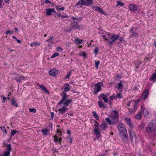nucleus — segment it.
Returning a JSON list of instances; mask_svg holds the SVG:
<instances>
[{
	"instance_id": "1",
	"label": "nucleus",
	"mask_w": 156,
	"mask_h": 156,
	"mask_svg": "<svg viewBox=\"0 0 156 156\" xmlns=\"http://www.w3.org/2000/svg\"><path fill=\"white\" fill-rule=\"evenodd\" d=\"M70 85L68 83L66 84L65 89L63 91V95H62V98L58 103V105H61L63 104L66 106H68L72 101V100L68 99L69 97V95H67L66 92L70 90Z\"/></svg>"
},
{
	"instance_id": "2",
	"label": "nucleus",
	"mask_w": 156,
	"mask_h": 156,
	"mask_svg": "<svg viewBox=\"0 0 156 156\" xmlns=\"http://www.w3.org/2000/svg\"><path fill=\"white\" fill-rule=\"evenodd\" d=\"M118 129L122 136H124L126 139L128 138L126 128L123 124L120 123L118 125Z\"/></svg>"
},
{
	"instance_id": "3",
	"label": "nucleus",
	"mask_w": 156,
	"mask_h": 156,
	"mask_svg": "<svg viewBox=\"0 0 156 156\" xmlns=\"http://www.w3.org/2000/svg\"><path fill=\"white\" fill-rule=\"evenodd\" d=\"M109 38L108 43L110 45H112L115 42L118 40V39L123 40V38L122 37H120L118 35L115 34H112V36H110Z\"/></svg>"
},
{
	"instance_id": "4",
	"label": "nucleus",
	"mask_w": 156,
	"mask_h": 156,
	"mask_svg": "<svg viewBox=\"0 0 156 156\" xmlns=\"http://www.w3.org/2000/svg\"><path fill=\"white\" fill-rule=\"evenodd\" d=\"M155 127L154 123H149L148 124L146 128V130L149 135H151Z\"/></svg>"
},
{
	"instance_id": "5",
	"label": "nucleus",
	"mask_w": 156,
	"mask_h": 156,
	"mask_svg": "<svg viewBox=\"0 0 156 156\" xmlns=\"http://www.w3.org/2000/svg\"><path fill=\"white\" fill-rule=\"evenodd\" d=\"M112 112L114 114V115H112L111 116V118L114 120L113 124H115L118 121V113H117V111L115 110Z\"/></svg>"
},
{
	"instance_id": "6",
	"label": "nucleus",
	"mask_w": 156,
	"mask_h": 156,
	"mask_svg": "<svg viewBox=\"0 0 156 156\" xmlns=\"http://www.w3.org/2000/svg\"><path fill=\"white\" fill-rule=\"evenodd\" d=\"M149 90L148 89H144L143 91L142 95L140 97V99H146L148 96Z\"/></svg>"
},
{
	"instance_id": "7",
	"label": "nucleus",
	"mask_w": 156,
	"mask_h": 156,
	"mask_svg": "<svg viewBox=\"0 0 156 156\" xmlns=\"http://www.w3.org/2000/svg\"><path fill=\"white\" fill-rule=\"evenodd\" d=\"M94 86L96 88L94 90V92L95 94H97L101 90V83L100 82H98L94 84Z\"/></svg>"
},
{
	"instance_id": "8",
	"label": "nucleus",
	"mask_w": 156,
	"mask_h": 156,
	"mask_svg": "<svg viewBox=\"0 0 156 156\" xmlns=\"http://www.w3.org/2000/svg\"><path fill=\"white\" fill-rule=\"evenodd\" d=\"M11 148V144H8L7 147V151L4 152L3 156H10V152Z\"/></svg>"
},
{
	"instance_id": "9",
	"label": "nucleus",
	"mask_w": 156,
	"mask_h": 156,
	"mask_svg": "<svg viewBox=\"0 0 156 156\" xmlns=\"http://www.w3.org/2000/svg\"><path fill=\"white\" fill-rule=\"evenodd\" d=\"M66 106L64 105V106H63L62 108L58 110V115H63L65 112L66 111L68 110V108Z\"/></svg>"
},
{
	"instance_id": "10",
	"label": "nucleus",
	"mask_w": 156,
	"mask_h": 156,
	"mask_svg": "<svg viewBox=\"0 0 156 156\" xmlns=\"http://www.w3.org/2000/svg\"><path fill=\"white\" fill-rule=\"evenodd\" d=\"M139 9L138 6L135 4L129 5V9L131 11H136L138 10Z\"/></svg>"
},
{
	"instance_id": "11",
	"label": "nucleus",
	"mask_w": 156,
	"mask_h": 156,
	"mask_svg": "<svg viewBox=\"0 0 156 156\" xmlns=\"http://www.w3.org/2000/svg\"><path fill=\"white\" fill-rule=\"evenodd\" d=\"M46 14L48 15H50L52 13L54 12L55 13H56L57 12L54 10V8L53 9H46Z\"/></svg>"
},
{
	"instance_id": "12",
	"label": "nucleus",
	"mask_w": 156,
	"mask_h": 156,
	"mask_svg": "<svg viewBox=\"0 0 156 156\" xmlns=\"http://www.w3.org/2000/svg\"><path fill=\"white\" fill-rule=\"evenodd\" d=\"M135 28H131L129 32L131 36L132 37H133L134 36H137L138 35V33H136L135 30H136V29L135 30H134Z\"/></svg>"
},
{
	"instance_id": "13",
	"label": "nucleus",
	"mask_w": 156,
	"mask_h": 156,
	"mask_svg": "<svg viewBox=\"0 0 156 156\" xmlns=\"http://www.w3.org/2000/svg\"><path fill=\"white\" fill-rule=\"evenodd\" d=\"M125 120L126 123L129 125V127L133 129V125L130 119L126 118L125 119Z\"/></svg>"
},
{
	"instance_id": "14",
	"label": "nucleus",
	"mask_w": 156,
	"mask_h": 156,
	"mask_svg": "<svg viewBox=\"0 0 156 156\" xmlns=\"http://www.w3.org/2000/svg\"><path fill=\"white\" fill-rule=\"evenodd\" d=\"M25 79V77L24 76H22L20 75H18L15 78V79L18 82H20L21 80H24Z\"/></svg>"
},
{
	"instance_id": "15",
	"label": "nucleus",
	"mask_w": 156,
	"mask_h": 156,
	"mask_svg": "<svg viewBox=\"0 0 156 156\" xmlns=\"http://www.w3.org/2000/svg\"><path fill=\"white\" fill-rule=\"evenodd\" d=\"M129 135L132 141L133 140V138L136 136L135 132L133 130L131 129L129 130Z\"/></svg>"
},
{
	"instance_id": "16",
	"label": "nucleus",
	"mask_w": 156,
	"mask_h": 156,
	"mask_svg": "<svg viewBox=\"0 0 156 156\" xmlns=\"http://www.w3.org/2000/svg\"><path fill=\"white\" fill-rule=\"evenodd\" d=\"M100 127L102 130H105L108 127L107 123L106 122L102 123L101 124Z\"/></svg>"
},
{
	"instance_id": "17",
	"label": "nucleus",
	"mask_w": 156,
	"mask_h": 156,
	"mask_svg": "<svg viewBox=\"0 0 156 156\" xmlns=\"http://www.w3.org/2000/svg\"><path fill=\"white\" fill-rule=\"evenodd\" d=\"M49 75L54 76L56 74L58 73V71L55 69H53L52 70H50L49 72Z\"/></svg>"
},
{
	"instance_id": "18",
	"label": "nucleus",
	"mask_w": 156,
	"mask_h": 156,
	"mask_svg": "<svg viewBox=\"0 0 156 156\" xmlns=\"http://www.w3.org/2000/svg\"><path fill=\"white\" fill-rule=\"evenodd\" d=\"M95 10L98 12L100 14H104V12L102 9L99 7L97 6L95 7Z\"/></svg>"
},
{
	"instance_id": "19",
	"label": "nucleus",
	"mask_w": 156,
	"mask_h": 156,
	"mask_svg": "<svg viewBox=\"0 0 156 156\" xmlns=\"http://www.w3.org/2000/svg\"><path fill=\"white\" fill-rule=\"evenodd\" d=\"M93 130L96 135L97 137H98L99 138L100 134V133L99 131V129L97 128H95L93 129Z\"/></svg>"
},
{
	"instance_id": "20",
	"label": "nucleus",
	"mask_w": 156,
	"mask_h": 156,
	"mask_svg": "<svg viewBox=\"0 0 156 156\" xmlns=\"http://www.w3.org/2000/svg\"><path fill=\"white\" fill-rule=\"evenodd\" d=\"M100 96L101 97L102 99L104 100L105 102H108V99L106 95L103 94H100Z\"/></svg>"
},
{
	"instance_id": "21",
	"label": "nucleus",
	"mask_w": 156,
	"mask_h": 156,
	"mask_svg": "<svg viewBox=\"0 0 156 156\" xmlns=\"http://www.w3.org/2000/svg\"><path fill=\"white\" fill-rule=\"evenodd\" d=\"M39 87L41 88L46 93H49V92L48 90V89L46 88V87L44 85H39Z\"/></svg>"
},
{
	"instance_id": "22",
	"label": "nucleus",
	"mask_w": 156,
	"mask_h": 156,
	"mask_svg": "<svg viewBox=\"0 0 156 156\" xmlns=\"http://www.w3.org/2000/svg\"><path fill=\"white\" fill-rule=\"evenodd\" d=\"M142 111H140L138 113L136 116V118L137 119H140L142 116Z\"/></svg>"
},
{
	"instance_id": "23",
	"label": "nucleus",
	"mask_w": 156,
	"mask_h": 156,
	"mask_svg": "<svg viewBox=\"0 0 156 156\" xmlns=\"http://www.w3.org/2000/svg\"><path fill=\"white\" fill-rule=\"evenodd\" d=\"M11 102L12 103V105H13L15 106L16 107H18V104L16 102V100L14 99H12L11 101Z\"/></svg>"
},
{
	"instance_id": "24",
	"label": "nucleus",
	"mask_w": 156,
	"mask_h": 156,
	"mask_svg": "<svg viewBox=\"0 0 156 156\" xmlns=\"http://www.w3.org/2000/svg\"><path fill=\"white\" fill-rule=\"evenodd\" d=\"M72 28L73 29H77L78 28L79 30L80 29V26H79L77 23V21L76 22V23L75 24H72Z\"/></svg>"
},
{
	"instance_id": "25",
	"label": "nucleus",
	"mask_w": 156,
	"mask_h": 156,
	"mask_svg": "<svg viewBox=\"0 0 156 156\" xmlns=\"http://www.w3.org/2000/svg\"><path fill=\"white\" fill-rule=\"evenodd\" d=\"M41 132H42L43 134L46 136L49 134V131L46 129H44L41 130Z\"/></svg>"
},
{
	"instance_id": "26",
	"label": "nucleus",
	"mask_w": 156,
	"mask_h": 156,
	"mask_svg": "<svg viewBox=\"0 0 156 156\" xmlns=\"http://www.w3.org/2000/svg\"><path fill=\"white\" fill-rule=\"evenodd\" d=\"M79 4H81L82 5H85V2H84V0H80L78 2L76 3V6L78 5Z\"/></svg>"
},
{
	"instance_id": "27",
	"label": "nucleus",
	"mask_w": 156,
	"mask_h": 156,
	"mask_svg": "<svg viewBox=\"0 0 156 156\" xmlns=\"http://www.w3.org/2000/svg\"><path fill=\"white\" fill-rule=\"evenodd\" d=\"M92 0H86L85 5L87 6L90 5L92 4Z\"/></svg>"
},
{
	"instance_id": "28",
	"label": "nucleus",
	"mask_w": 156,
	"mask_h": 156,
	"mask_svg": "<svg viewBox=\"0 0 156 156\" xmlns=\"http://www.w3.org/2000/svg\"><path fill=\"white\" fill-rule=\"evenodd\" d=\"M150 80L152 81H154L156 80V73L153 74L151 77Z\"/></svg>"
},
{
	"instance_id": "29",
	"label": "nucleus",
	"mask_w": 156,
	"mask_h": 156,
	"mask_svg": "<svg viewBox=\"0 0 156 156\" xmlns=\"http://www.w3.org/2000/svg\"><path fill=\"white\" fill-rule=\"evenodd\" d=\"M143 114L144 116L147 115L149 114V112L146 108L144 109L143 111Z\"/></svg>"
},
{
	"instance_id": "30",
	"label": "nucleus",
	"mask_w": 156,
	"mask_h": 156,
	"mask_svg": "<svg viewBox=\"0 0 156 156\" xmlns=\"http://www.w3.org/2000/svg\"><path fill=\"white\" fill-rule=\"evenodd\" d=\"M106 121L108 122L109 125H111L113 124V122H112L111 120L108 118H106L105 119Z\"/></svg>"
},
{
	"instance_id": "31",
	"label": "nucleus",
	"mask_w": 156,
	"mask_h": 156,
	"mask_svg": "<svg viewBox=\"0 0 156 156\" xmlns=\"http://www.w3.org/2000/svg\"><path fill=\"white\" fill-rule=\"evenodd\" d=\"M75 42L76 44H81L83 43V40L76 39L75 40Z\"/></svg>"
},
{
	"instance_id": "32",
	"label": "nucleus",
	"mask_w": 156,
	"mask_h": 156,
	"mask_svg": "<svg viewBox=\"0 0 156 156\" xmlns=\"http://www.w3.org/2000/svg\"><path fill=\"white\" fill-rule=\"evenodd\" d=\"M98 105L99 106V107L100 108H105V106L102 103L101 101H99L98 102Z\"/></svg>"
},
{
	"instance_id": "33",
	"label": "nucleus",
	"mask_w": 156,
	"mask_h": 156,
	"mask_svg": "<svg viewBox=\"0 0 156 156\" xmlns=\"http://www.w3.org/2000/svg\"><path fill=\"white\" fill-rule=\"evenodd\" d=\"M1 129L2 130L3 132V133L5 134H6L7 132L6 130L5 129V127L4 126H2L1 127Z\"/></svg>"
},
{
	"instance_id": "34",
	"label": "nucleus",
	"mask_w": 156,
	"mask_h": 156,
	"mask_svg": "<svg viewBox=\"0 0 156 156\" xmlns=\"http://www.w3.org/2000/svg\"><path fill=\"white\" fill-rule=\"evenodd\" d=\"M93 116H94V118H95L97 120L98 119H99L98 116L95 112H93Z\"/></svg>"
},
{
	"instance_id": "35",
	"label": "nucleus",
	"mask_w": 156,
	"mask_h": 156,
	"mask_svg": "<svg viewBox=\"0 0 156 156\" xmlns=\"http://www.w3.org/2000/svg\"><path fill=\"white\" fill-rule=\"evenodd\" d=\"M53 37L52 36L49 39L46 41L47 42H50L51 43H53Z\"/></svg>"
},
{
	"instance_id": "36",
	"label": "nucleus",
	"mask_w": 156,
	"mask_h": 156,
	"mask_svg": "<svg viewBox=\"0 0 156 156\" xmlns=\"http://www.w3.org/2000/svg\"><path fill=\"white\" fill-rule=\"evenodd\" d=\"M53 137H54V141L57 143L58 142V139L57 136L56 135H55Z\"/></svg>"
},
{
	"instance_id": "37",
	"label": "nucleus",
	"mask_w": 156,
	"mask_h": 156,
	"mask_svg": "<svg viewBox=\"0 0 156 156\" xmlns=\"http://www.w3.org/2000/svg\"><path fill=\"white\" fill-rule=\"evenodd\" d=\"M151 135L154 137H156V126L154 128V130L152 133Z\"/></svg>"
},
{
	"instance_id": "38",
	"label": "nucleus",
	"mask_w": 156,
	"mask_h": 156,
	"mask_svg": "<svg viewBox=\"0 0 156 156\" xmlns=\"http://www.w3.org/2000/svg\"><path fill=\"white\" fill-rule=\"evenodd\" d=\"M118 90L119 89L123 87V85L121 83V81L120 82V83H119L118 84Z\"/></svg>"
},
{
	"instance_id": "39",
	"label": "nucleus",
	"mask_w": 156,
	"mask_h": 156,
	"mask_svg": "<svg viewBox=\"0 0 156 156\" xmlns=\"http://www.w3.org/2000/svg\"><path fill=\"white\" fill-rule=\"evenodd\" d=\"M117 3H118V5H120L121 6H123L124 5V4L120 1H117Z\"/></svg>"
},
{
	"instance_id": "40",
	"label": "nucleus",
	"mask_w": 156,
	"mask_h": 156,
	"mask_svg": "<svg viewBox=\"0 0 156 156\" xmlns=\"http://www.w3.org/2000/svg\"><path fill=\"white\" fill-rule=\"evenodd\" d=\"M59 54L58 53H54L51 56V58H55L56 56H58Z\"/></svg>"
},
{
	"instance_id": "41",
	"label": "nucleus",
	"mask_w": 156,
	"mask_h": 156,
	"mask_svg": "<svg viewBox=\"0 0 156 156\" xmlns=\"http://www.w3.org/2000/svg\"><path fill=\"white\" fill-rule=\"evenodd\" d=\"M98 51L99 50L98 48L97 47H95L94 50V52L96 55H97L98 54Z\"/></svg>"
},
{
	"instance_id": "42",
	"label": "nucleus",
	"mask_w": 156,
	"mask_h": 156,
	"mask_svg": "<svg viewBox=\"0 0 156 156\" xmlns=\"http://www.w3.org/2000/svg\"><path fill=\"white\" fill-rule=\"evenodd\" d=\"M17 132V131L15 129L12 130L11 131V136H14L16 133Z\"/></svg>"
},
{
	"instance_id": "43",
	"label": "nucleus",
	"mask_w": 156,
	"mask_h": 156,
	"mask_svg": "<svg viewBox=\"0 0 156 156\" xmlns=\"http://www.w3.org/2000/svg\"><path fill=\"white\" fill-rule=\"evenodd\" d=\"M29 111L30 112H33L34 113H35L36 112V110L35 108H30L29 109Z\"/></svg>"
},
{
	"instance_id": "44",
	"label": "nucleus",
	"mask_w": 156,
	"mask_h": 156,
	"mask_svg": "<svg viewBox=\"0 0 156 156\" xmlns=\"http://www.w3.org/2000/svg\"><path fill=\"white\" fill-rule=\"evenodd\" d=\"M144 127V124L143 123L141 124L139 126V128L140 129H143Z\"/></svg>"
},
{
	"instance_id": "45",
	"label": "nucleus",
	"mask_w": 156,
	"mask_h": 156,
	"mask_svg": "<svg viewBox=\"0 0 156 156\" xmlns=\"http://www.w3.org/2000/svg\"><path fill=\"white\" fill-rule=\"evenodd\" d=\"M13 33V31H11L9 30L7 31L5 33V34L6 35H7L8 34H11Z\"/></svg>"
},
{
	"instance_id": "46",
	"label": "nucleus",
	"mask_w": 156,
	"mask_h": 156,
	"mask_svg": "<svg viewBox=\"0 0 156 156\" xmlns=\"http://www.w3.org/2000/svg\"><path fill=\"white\" fill-rule=\"evenodd\" d=\"M82 54H80V56L82 55L83 57H84V58H85L86 57V54L85 53V52L83 51V52H81Z\"/></svg>"
},
{
	"instance_id": "47",
	"label": "nucleus",
	"mask_w": 156,
	"mask_h": 156,
	"mask_svg": "<svg viewBox=\"0 0 156 156\" xmlns=\"http://www.w3.org/2000/svg\"><path fill=\"white\" fill-rule=\"evenodd\" d=\"M56 6L57 7V9H58L59 10L62 11V10H64L65 8L63 7H62L61 8H59V7H60L59 6Z\"/></svg>"
},
{
	"instance_id": "48",
	"label": "nucleus",
	"mask_w": 156,
	"mask_h": 156,
	"mask_svg": "<svg viewBox=\"0 0 156 156\" xmlns=\"http://www.w3.org/2000/svg\"><path fill=\"white\" fill-rule=\"evenodd\" d=\"M100 63V61L96 62L95 63V66L97 69L98 68V66Z\"/></svg>"
},
{
	"instance_id": "49",
	"label": "nucleus",
	"mask_w": 156,
	"mask_h": 156,
	"mask_svg": "<svg viewBox=\"0 0 156 156\" xmlns=\"http://www.w3.org/2000/svg\"><path fill=\"white\" fill-rule=\"evenodd\" d=\"M94 126L96 127H98L99 123L96 121H94Z\"/></svg>"
},
{
	"instance_id": "50",
	"label": "nucleus",
	"mask_w": 156,
	"mask_h": 156,
	"mask_svg": "<svg viewBox=\"0 0 156 156\" xmlns=\"http://www.w3.org/2000/svg\"><path fill=\"white\" fill-rule=\"evenodd\" d=\"M57 50L58 51L61 52L63 50V49L60 47H58L57 48Z\"/></svg>"
},
{
	"instance_id": "51",
	"label": "nucleus",
	"mask_w": 156,
	"mask_h": 156,
	"mask_svg": "<svg viewBox=\"0 0 156 156\" xmlns=\"http://www.w3.org/2000/svg\"><path fill=\"white\" fill-rule=\"evenodd\" d=\"M122 93H119L117 94L116 97L118 98H121L122 96H121Z\"/></svg>"
},
{
	"instance_id": "52",
	"label": "nucleus",
	"mask_w": 156,
	"mask_h": 156,
	"mask_svg": "<svg viewBox=\"0 0 156 156\" xmlns=\"http://www.w3.org/2000/svg\"><path fill=\"white\" fill-rule=\"evenodd\" d=\"M102 37L103 39H104L105 40V41H108V40L109 39L108 38L107 39V37H106V36L104 35H102Z\"/></svg>"
},
{
	"instance_id": "53",
	"label": "nucleus",
	"mask_w": 156,
	"mask_h": 156,
	"mask_svg": "<svg viewBox=\"0 0 156 156\" xmlns=\"http://www.w3.org/2000/svg\"><path fill=\"white\" fill-rule=\"evenodd\" d=\"M71 71H70L69 72V73L65 77V79L68 78L71 75L70 73H71Z\"/></svg>"
},
{
	"instance_id": "54",
	"label": "nucleus",
	"mask_w": 156,
	"mask_h": 156,
	"mask_svg": "<svg viewBox=\"0 0 156 156\" xmlns=\"http://www.w3.org/2000/svg\"><path fill=\"white\" fill-rule=\"evenodd\" d=\"M45 2L47 4L48 3H50L51 4H53L52 2H51L49 1L48 0H45Z\"/></svg>"
},
{
	"instance_id": "55",
	"label": "nucleus",
	"mask_w": 156,
	"mask_h": 156,
	"mask_svg": "<svg viewBox=\"0 0 156 156\" xmlns=\"http://www.w3.org/2000/svg\"><path fill=\"white\" fill-rule=\"evenodd\" d=\"M54 113L53 112H52L51 113V118L52 119H53L54 117Z\"/></svg>"
},
{
	"instance_id": "56",
	"label": "nucleus",
	"mask_w": 156,
	"mask_h": 156,
	"mask_svg": "<svg viewBox=\"0 0 156 156\" xmlns=\"http://www.w3.org/2000/svg\"><path fill=\"white\" fill-rule=\"evenodd\" d=\"M131 101H129L127 102V106L129 107H130V103Z\"/></svg>"
},
{
	"instance_id": "57",
	"label": "nucleus",
	"mask_w": 156,
	"mask_h": 156,
	"mask_svg": "<svg viewBox=\"0 0 156 156\" xmlns=\"http://www.w3.org/2000/svg\"><path fill=\"white\" fill-rule=\"evenodd\" d=\"M115 98V97L114 95H112L111 96L110 98V100H113L114 99V98Z\"/></svg>"
},
{
	"instance_id": "58",
	"label": "nucleus",
	"mask_w": 156,
	"mask_h": 156,
	"mask_svg": "<svg viewBox=\"0 0 156 156\" xmlns=\"http://www.w3.org/2000/svg\"><path fill=\"white\" fill-rule=\"evenodd\" d=\"M118 40H119V41L118 42V43H119V44L121 43L122 42V41H124L123 40H121V39H118Z\"/></svg>"
},
{
	"instance_id": "59",
	"label": "nucleus",
	"mask_w": 156,
	"mask_h": 156,
	"mask_svg": "<svg viewBox=\"0 0 156 156\" xmlns=\"http://www.w3.org/2000/svg\"><path fill=\"white\" fill-rule=\"evenodd\" d=\"M30 45L31 47L35 46H36L34 42L33 43L31 44Z\"/></svg>"
},
{
	"instance_id": "60",
	"label": "nucleus",
	"mask_w": 156,
	"mask_h": 156,
	"mask_svg": "<svg viewBox=\"0 0 156 156\" xmlns=\"http://www.w3.org/2000/svg\"><path fill=\"white\" fill-rule=\"evenodd\" d=\"M67 133L70 136V135L71 131L70 129H69L67 130Z\"/></svg>"
},
{
	"instance_id": "61",
	"label": "nucleus",
	"mask_w": 156,
	"mask_h": 156,
	"mask_svg": "<svg viewBox=\"0 0 156 156\" xmlns=\"http://www.w3.org/2000/svg\"><path fill=\"white\" fill-rule=\"evenodd\" d=\"M35 43V45H40V43L37 42H34Z\"/></svg>"
},
{
	"instance_id": "62",
	"label": "nucleus",
	"mask_w": 156,
	"mask_h": 156,
	"mask_svg": "<svg viewBox=\"0 0 156 156\" xmlns=\"http://www.w3.org/2000/svg\"><path fill=\"white\" fill-rule=\"evenodd\" d=\"M73 29L72 28V27H71L70 28V29H69L67 30V32H70V31H71Z\"/></svg>"
},
{
	"instance_id": "63",
	"label": "nucleus",
	"mask_w": 156,
	"mask_h": 156,
	"mask_svg": "<svg viewBox=\"0 0 156 156\" xmlns=\"http://www.w3.org/2000/svg\"><path fill=\"white\" fill-rule=\"evenodd\" d=\"M3 98V102H5V101L6 99H7V98H5V97L4 96H2Z\"/></svg>"
},
{
	"instance_id": "64",
	"label": "nucleus",
	"mask_w": 156,
	"mask_h": 156,
	"mask_svg": "<svg viewBox=\"0 0 156 156\" xmlns=\"http://www.w3.org/2000/svg\"><path fill=\"white\" fill-rule=\"evenodd\" d=\"M73 139L71 137H70L69 139V142L72 143Z\"/></svg>"
}]
</instances>
